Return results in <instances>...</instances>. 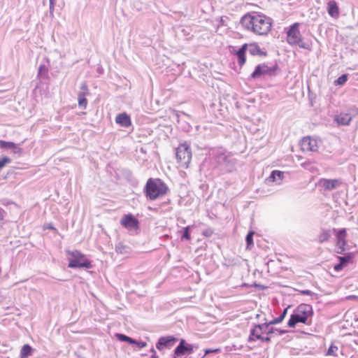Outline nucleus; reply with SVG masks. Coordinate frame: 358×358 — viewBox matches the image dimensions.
<instances>
[{
  "label": "nucleus",
  "instance_id": "f257e3e1",
  "mask_svg": "<svg viewBox=\"0 0 358 358\" xmlns=\"http://www.w3.org/2000/svg\"><path fill=\"white\" fill-rule=\"evenodd\" d=\"M240 22L248 31L266 36L271 29L273 20L262 13H248L241 18Z\"/></svg>",
  "mask_w": 358,
  "mask_h": 358
},
{
  "label": "nucleus",
  "instance_id": "f03ea898",
  "mask_svg": "<svg viewBox=\"0 0 358 358\" xmlns=\"http://www.w3.org/2000/svg\"><path fill=\"white\" fill-rule=\"evenodd\" d=\"M313 314V308L310 305L300 304L294 313L291 315L290 318L287 322L289 327H295L298 323H303L304 324H310L311 317Z\"/></svg>",
  "mask_w": 358,
  "mask_h": 358
},
{
  "label": "nucleus",
  "instance_id": "7ed1b4c3",
  "mask_svg": "<svg viewBox=\"0 0 358 358\" xmlns=\"http://www.w3.org/2000/svg\"><path fill=\"white\" fill-rule=\"evenodd\" d=\"M168 190L167 185L159 178H149L145 187V195L150 200L164 196Z\"/></svg>",
  "mask_w": 358,
  "mask_h": 358
},
{
  "label": "nucleus",
  "instance_id": "20e7f679",
  "mask_svg": "<svg viewBox=\"0 0 358 358\" xmlns=\"http://www.w3.org/2000/svg\"><path fill=\"white\" fill-rule=\"evenodd\" d=\"M299 27V22H295L289 27L287 31V41L290 45H298L301 48L310 50L312 43L310 39L302 37Z\"/></svg>",
  "mask_w": 358,
  "mask_h": 358
},
{
  "label": "nucleus",
  "instance_id": "39448f33",
  "mask_svg": "<svg viewBox=\"0 0 358 358\" xmlns=\"http://www.w3.org/2000/svg\"><path fill=\"white\" fill-rule=\"evenodd\" d=\"M176 157L179 166L187 169L191 163L192 152L190 145L187 142L180 143L176 148Z\"/></svg>",
  "mask_w": 358,
  "mask_h": 358
},
{
  "label": "nucleus",
  "instance_id": "423d86ee",
  "mask_svg": "<svg viewBox=\"0 0 358 358\" xmlns=\"http://www.w3.org/2000/svg\"><path fill=\"white\" fill-rule=\"evenodd\" d=\"M69 259V268H86L92 267L91 262L85 257V255L78 250L66 251Z\"/></svg>",
  "mask_w": 358,
  "mask_h": 358
},
{
  "label": "nucleus",
  "instance_id": "0eeeda50",
  "mask_svg": "<svg viewBox=\"0 0 358 358\" xmlns=\"http://www.w3.org/2000/svg\"><path fill=\"white\" fill-rule=\"evenodd\" d=\"M273 330L269 329L268 325L266 324L256 325L252 330L249 336L248 340L250 341H255L262 338L264 334L267 335L272 334Z\"/></svg>",
  "mask_w": 358,
  "mask_h": 358
},
{
  "label": "nucleus",
  "instance_id": "6e6552de",
  "mask_svg": "<svg viewBox=\"0 0 358 358\" xmlns=\"http://www.w3.org/2000/svg\"><path fill=\"white\" fill-rule=\"evenodd\" d=\"M320 142L318 138L305 136L301 141V149L303 151L317 152Z\"/></svg>",
  "mask_w": 358,
  "mask_h": 358
},
{
  "label": "nucleus",
  "instance_id": "1a4fd4ad",
  "mask_svg": "<svg viewBox=\"0 0 358 358\" xmlns=\"http://www.w3.org/2000/svg\"><path fill=\"white\" fill-rule=\"evenodd\" d=\"M120 224L127 229L137 231L139 229L138 220L131 213L123 215L120 220Z\"/></svg>",
  "mask_w": 358,
  "mask_h": 358
},
{
  "label": "nucleus",
  "instance_id": "9d476101",
  "mask_svg": "<svg viewBox=\"0 0 358 358\" xmlns=\"http://www.w3.org/2000/svg\"><path fill=\"white\" fill-rule=\"evenodd\" d=\"M347 230L343 228L337 231L336 234V252L338 254H343L345 250L347 245Z\"/></svg>",
  "mask_w": 358,
  "mask_h": 358
},
{
  "label": "nucleus",
  "instance_id": "9b49d317",
  "mask_svg": "<svg viewBox=\"0 0 358 358\" xmlns=\"http://www.w3.org/2000/svg\"><path fill=\"white\" fill-rule=\"evenodd\" d=\"M194 352V346L192 344L187 343L184 339L180 341L179 345L174 350V358L185 355H190Z\"/></svg>",
  "mask_w": 358,
  "mask_h": 358
},
{
  "label": "nucleus",
  "instance_id": "f8f14e48",
  "mask_svg": "<svg viewBox=\"0 0 358 358\" xmlns=\"http://www.w3.org/2000/svg\"><path fill=\"white\" fill-rule=\"evenodd\" d=\"M178 339L173 336H163L158 340L156 348L159 351H163L166 348L171 349L175 345Z\"/></svg>",
  "mask_w": 358,
  "mask_h": 358
},
{
  "label": "nucleus",
  "instance_id": "ddd939ff",
  "mask_svg": "<svg viewBox=\"0 0 358 358\" xmlns=\"http://www.w3.org/2000/svg\"><path fill=\"white\" fill-rule=\"evenodd\" d=\"M341 184V182L338 179H326L322 178L319 180V185L322 187L325 190H331L338 187Z\"/></svg>",
  "mask_w": 358,
  "mask_h": 358
},
{
  "label": "nucleus",
  "instance_id": "4468645a",
  "mask_svg": "<svg viewBox=\"0 0 358 358\" xmlns=\"http://www.w3.org/2000/svg\"><path fill=\"white\" fill-rule=\"evenodd\" d=\"M338 259L340 263L334 266V271L337 272L341 271L343 267L346 266L349 263L352 262L353 254L348 253L344 257L338 256Z\"/></svg>",
  "mask_w": 358,
  "mask_h": 358
},
{
  "label": "nucleus",
  "instance_id": "2eb2a0df",
  "mask_svg": "<svg viewBox=\"0 0 358 358\" xmlns=\"http://www.w3.org/2000/svg\"><path fill=\"white\" fill-rule=\"evenodd\" d=\"M82 92L78 94V101L79 106L86 108L87 105V100L85 96L89 94V90L85 83H83L81 86Z\"/></svg>",
  "mask_w": 358,
  "mask_h": 358
},
{
  "label": "nucleus",
  "instance_id": "dca6fc26",
  "mask_svg": "<svg viewBox=\"0 0 358 358\" xmlns=\"http://www.w3.org/2000/svg\"><path fill=\"white\" fill-rule=\"evenodd\" d=\"M115 122L123 127H129L131 124V118L126 113L117 115L115 117Z\"/></svg>",
  "mask_w": 358,
  "mask_h": 358
},
{
  "label": "nucleus",
  "instance_id": "f3484780",
  "mask_svg": "<svg viewBox=\"0 0 358 358\" xmlns=\"http://www.w3.org/2000/svg\"><path fill=\"white\" fill-rule=\"evenodd\" d=\"M247 52V43L243 44L236 52L238 64L242 66L246 61L245 53Z\"/></svg>",
  "mask_w": 358,
  "mask_h": 358
},
{
  "label": "nucleus",
  "instance_id": "a211bd4d",
  "mask_svg": "<svg viewBox=\"0 0 358 358\" xmlns=\"http://www.w3.org/2000/svg\"><path fill=\"white\" fill-rule=\"evenodd\" d=\"M247 52L251 55L265 56L266 52L261 50L259 46L255 43L247 44Z\"/></svg>",
  "mask_w": 358,
  "mask_h": 358
},
{
  "label": "nucleus",
  "instance_id": "6ab92c4d",
  "mask_svg": "<svg viewBox=\"0 0 358 358\" xmlns=\"http://www.w3.org/2000/svg\"><path fill=\"white\" fill-rule=\"evenodd\" d=\"M352 116L349 113H341L335 117V120L338 124L348 125L352 121Z\"/></svg>",
  "mask_w": 358,
  "mask_h": 358
},
{
  "label": "nucleus",
  "instance_id": "aec40b11",
  "mask_svg": "<svg viewBox=\"0 0 358 358\" xmlns=\"http://www.w3.org/2000/svg\"><path fill=\"white\" fill-rule=\"evenodd\" d=\"M327 11L332 17H337L339 15L338 7L335 1H329L327 3Z\"/></svg>",
  "mask_w": 358,
  "mask_h": 358
},
{
  "label": "nucleus",
  "instance_id": "412c9836",
  "mask_svg": "<svg viewBox=\"0 0 358 358\" xmlns=\"http://www.w3.org/2000/svg\"><path fill=\"white\" fill-rule=\"evenodd\" d=\"M0 148L12 149L13 150L14 153L20 154L22 152V148L18 147L15 143L13 142H7L2 140H0Z\"/></svg>",
  "mask_w": 358,
  "mask_h": 358
},
{
  "label": "nucleus",
  "instance_id": "4be33fe9",
  "mask_svg": "<svg viewBox=\"0 0 358 358\" xmlns=\"http://www.w3.org/2000/svg\"><path fill=\"white\" fill-rule=\"evenodd\" d=\"M331 236V234L329 229H322L317 235V240L320 243H323L328 241Z\"/></svg>",
  "mask_w": 358,
  "mask_h": 358
},
{
  "label": "nucleus",
  "instance_id": "5701e85b",
  "mask_svg": "<svg viewBox=\"0 0 358 358\" xmlns=\"http://www.w3.org/2000/svg\"><path fill=\"white\" fill-rule=\"evenodd\" d=\"M284 178V173L282 171L275 170L273 171L268 178L269 182H275L276 180L282 181Z\"/></svg>",
  "mask_w": 358,
  "mask_h": 358
},
{
  "label": "nucleus",
  "instance_id": "b1692460",
  "mask_svg": "<svg viewBox=\"0 0 358 358\" xmlns=\"http://www.w3.org/2000/svg\"><path fill=\"white\" fill-rule=\"evenodd\" d=\"M32 351V348L29 345L25 344L22 347L20 350V357L27 358L28 356L31 355Z\"/></svg>",
  "mask_w": 358,
  "mask_h": 358
},
{
  "label": "nucleus",
  "instance_id": "393cba45",
  "mask_svg": "<svg viewBox=\"0 0 358 358\" xmlns=\"http://www.w3.org/2000/svg\"><path fill=\"white\" fill-rule=\"evenodd\" d=\"M115 252L118 254H127L130 252V248L123 243H118L115 245Z\"/></svg>",
  "mask_w": 358,
  "mask_h": 358
},
{
  "label": "nucleus",
  "instance_id": "a878e982",
  "mask_svg": "<svg viewBox=\"0 0 358 358\" xmlns=\"http://www.w3.org/2000/svg\"><path fill=\"white\" fill-rule=\"evenodd\" d=\"M116 337L118 338V340H120L121 341H126L129 343H136V342L134 340H133L131 338H130L126 335L122 334H116Z\"/></svg>",
  "mask_w": 358,
  "mask_h": 358
},
{
  "label": "nucleus",
  "instance_id": "bb28decb",
  "mask_svg": "<svg viewBox=\"0 0 358 358\" xmlns=\"http://www.w3.org/2000/svg\"><path fill=\"white\" fill-rule=\"evenodd\" d=\"M337 350L338 347L334 344H331L327 352V355L336 356Z\"/></svg>",
  "mask_w": 358,
  "mask_h": 358
},
{
  "label": "nucleus",
  "instance_id": "cd10ccee",
  "mask_svg": "<svg viewBox=\"0 0 358 358\" xmlns=\"http://www.w3.org/2000/svg\"><path fill=\"white\" fill-rule=\"evenodd\" d=\"M347 75L343 74L334 81V84L336 85H343L347 81Z\"/></svg>",
  "mask_w": 358,
  "mask_h": 358
},
{
  "label": "nucleus",
  "instance_id": "c85d7f7f",
  "mask_svg": "<svg viewBox=\"0 0 358 358\" xmlns=\"http://www.w3.org/2000/svg\"><path fill=\"white\" fill-rule=\"evenodd\" d=\"M287 308H285L280 316H279L278 317L275 318L270 323L271 324H278V323L281 322L283 320V319L285 318V315L287 313Z\"/></svg>",
  "mask_w": 358,
  "mask_h": 358
},
{
  "label": "nucleus",
  "instance_id": "c756f323",
  "mask_svg": "<svg viewBox=\"0 0 358 358\" xmlns=\"http://www.w3.org/2000/svg\"><path fill=\"white\" fill-rule=\"evenodd\" d=\"M255 232L253 231H250L248 232V235L246 236V242L248 244V247L250 246L251 245H253V235Z\"/></svg>",
  "mask_w": 358,
  "mask_h": 358
},
{
  "label": "nucleus",
  "instance_id": "7c9ffc66",
  "mask_svg": "<svg viewBox=\"0 0 358 358\" xmlns=\"http://www.w3.org/2000/svg\"><path fill=\"white\" fill-rule=\"evenodd\" d=\"M10 159L7 157H4L1 159H0V170L7 164L10 163Z\"/></svg>",
  "mask_w": 358,
  "mask_h": 358
},
{
  "label": "nucleus",
  "instance_id": "2f4dec72",
  "mask_svg": "<svg viewBox=\"0 0 358 358\" xmlns=\"http://www.w3.org/2000/svg\"><path fill=\"white\" fill-rule=\"evenodd\" d=\"M213 234V230L211 228L206 229L203 231L202 235L206 237H210Z\"/></svg>",
  "mask_w": 358,
  "mask_h": 358
},
{
  "label": "nucleus",
  "instance_id": "473e14b6",
  "mask_svg": "<svg viewBox=\"0 0 358 358\" xmlns=\"http://www.w3.org/2000/svg\"><path fill=\"white\" fill-rule=\"evenodd\" d=\"M264 72L262 71V69H256V70L252 73L251 76L254 78L260 76Z\"/></svg>",
  "mask_w": 358,
  "mask_h": 358
},
{
  "label": "nucleus",
  "instance_id": "72a5a7b5",
  "mask_svg": "<svg viewBox=\"0 0 358 358\" xmlns=\"http://www.w3.org/2000/svg\"><path fill=\"white\" fill-rule=\"evenodd\" d=\"M182 238H185L186 240H190L191 239V236H190V234L189 233V227H186L185 228V230H184V233H183V235H182Z\"/></svg>",
  "mask_w": 358,
  "mask_h": 358
},
{
  "label": "nucleus",
  "instance_id": "f704fd0d",
  "mask_svg": "<svg viewBox=\"0 0 358 358\" xmlns=\"http://www.w3.org/2000/svg\"><path fill=\"white\" fill-rule=\"evenodd\" d=\"M49 2H50V5H49L50 14V15H53L55 0H49Z\"/></svg>",
  "mask_w": 358,
  "mask_h": 358
},
{
  "label": "nucleus",
  "instance_id": "c9c22d12",
  "mask_svg": "<svg viewBox=\"0 0 358 358\" xmlns=\"http://www.w3.org/2000/svg\"><path fill=\"white\" fill-rule=\"evenodd\" d=\"M220 352V348H216V349H206L205 350V354H204V356L207 355L208 354H210V353H215V352Z\"/></svg>",
  "mask_w": 358,
  "mask_h": 358
},
{
  "label": "nucleus",
  "instance_id": "e433bc0d",
  "mask_svg": "<svg viewBox=\"0 0 358 358\" xmlns=\"http://www.w3.org/2000/svg\"><path fill=\"white\" fill-rule=\"evenodd\" d=\"M45 229H51V230H53L55 232H57V229L54 227L52 224H48L46 227H45Z\"/></svg>",
  "mask_w": 358,
  "mask_h": 358
},
{
  "label": "nucleus",
  "instance_id": "4c0bfd02",
  "mask_svg": "<svg viewBox=\"0 0 358 358\" xmlns=\"http://www.w3.org/2000/svg\"><path fill=\"white\" fill-rule=\"evenodd\" d=\"M346 300L358 299V296L355 295H349L345 297Z\"/></svg>",
  "mask_w": 358,
  "mask_h": 358
},
{
  "label": "nucleus",
  "instance_id": "58836bf2",
  "mask_svg": "<svg viewBox=\"0 0 358 358\" xmlns=\"http://www.w3.org/2000/svg\"><path fill=\"white\" fill-rule=\"evenodd\" d=\"M259 340H261L262 341H264V342H269L271 341V338L269 336H262V338H260Z\"/></svg>",
  "mask_w": 358,
  "mask_h": 358
},
{
  "label": "nucleus",
  "instance_id": "ea45409f",
  "mask_svg": "<svg viewBox=\"0 0 358 358\" xmlns=\"http://www.w3.org/2000/svg\"><path fill=\"white\" fill-rule=\"evenodd\" d=\"M301 294H304V295H308V296H310V295H311V294H312L311 291L308 290V289H306V290H303V291H301Z\"/></svg>",
  "mask_w": 358,
  "mask_h": 358
},
{
  "label": "nucleus",
  "instance_id": "a19ab883",
  "mask_svg": "<svg viewBox=\"0 0 358 358\" xmlns=\"http://www.w3.org/2000/svg\"><path fill=\"white\" fill-rule=\"evenodd\" d=\"M146 343H141L138 344V345L141 347V348H143L144 346H145Z\"/></svg>",
  "mask_w": 358,
  "mask_h": 358
},
{
  "label": "nucleus",
  "instance_id": "79ce46f5",
  "mask_svg": "<svg viewBox=\"0 0 358 358\" xmlns=\"http://www.w3.org/2000/svg\"><path fill=\"white\" fill-rule=\"evenodd\" d=\"M255 67H258V68H260V67H267V66H266V65H264V64L263 66H262V64H258V65H257V66H256Z\"/></svg>",
  "mask_w": 358,
  "mask_h": 358
},
{
  "label": "nucleus",
  "instance_id": "37998d69",
  "mask_svg": "<svg viewBox=\"0 0 358 358\" xmlns=\"http://www.w3.org/2000/svg\"><path fill=\"white\" fill-rule=\"evenodd\" d=\"M0 219H3V213L1 209H0Z\"/></svg>",
  "mask_w": 358,
  "mask_h": 358
},
{
  "label": "nucleus",
  "instance_id": "c03bdc74",
  "mask_svg": "<svg viewBox=\"0 0 358 358\" xmlns=\"http://www.w3.org/2000/svg\"><path fill=\"white\" fill-rule=\"evenodd\" d=\"M39 67L42 68V67H45V65H40Z\"/></svg>",
  "mask_w": 358,
  "mask_h": 358
}]
</instances>
